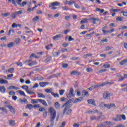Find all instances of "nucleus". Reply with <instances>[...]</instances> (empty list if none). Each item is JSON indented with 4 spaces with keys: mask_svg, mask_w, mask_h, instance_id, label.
<instances>
[{
    "mask_svg": "<svg viewBox=\"0 0 127 127\" xmlns=\"http://www.w3.org/2000/svg\"><path fill=\"white\" fill-rule=\"evenodd\" d=\"M49 113L50 114V122H54V120L56 118V110L53 107H51L49 109Z\"/></svg>",
    "mask_w": 127,
    "mask_h": 127,
    "instance_id": "1",
    "label": "nucleus"
},
{
    "mask_svg": "<svg viewBox=\"0 0 127 127\" xmlns=\"http://www.w3.org/2000/svg\"><path fill=\"white\" fill-rule=\"evenodd\" d=\"M73 101H74V99H71L67 101L63 106V107H65V108L63 112V115H65V113H66V111L67 110H69L70 108H71V106H72V104H70L71 103H72Z\"/></svg>",
    "mask_w": 127,
    "mask_h": 127,
    "instance_id": "2",
    "label": "nucleus"
},
{
    "mask_svg": "<svg viewBox=\"0 0 127 127\" xmlns=\"http://www.w3.org/2000/svg\"><path fill=\"white\" fill-rule=\"evenodd\" d=\"M75 95H74V89L73 88H70L69 90V93H66V97L68 98V99H70L72 97H74Z\"/></svg>",
    "mask_w": 127,
    "mask_h": 127,
    "instance_id": "3",
    "label": "nucleus"
},
{
    "mask_svg": "<svg viewBox=\"0 0 127 127\" xmlns=\"http://www.w3.org/2000/svg\"><path fill=\"white\" fill-rule=\"evenodd\" d=\"M111 97V94L108 91H105L103 93V98L106 100Z\"/></svg>",
    "mask_w": 127,
    "mask_h": 127,
    "instance_id": "4",
    "label": "nucleus"
},
{
    "mask_svg": "<svg viewBox=\"0 0 127 127\" xmlns=\"http://www.w3.org/2000/svg\"><path fill=\"white\" fill-rule=\"evenodd\" d=\"M112 120L115 122H120V121H122V117L121 115H117L116 117H113Z\"/></svg>",
    "mask_w": 127,
    "mask_h": 127,
    "instance_id": "5",
    "label": "nucleus"
},
{
    "mask_svg": "<svg viewBox=\"0 0 127 127\" xmlns=\"http://www.w3.org/2000/svg\"><path fill=\"white\" fill-rule=\"evenodd\" d=\"M39 102L40 103V104H42L43 106H44V107H48L47 102L44 100L39 99Z\"/></svg>",
    "mask_w": 127,
    "mask_h": 127,
    "instance_id": "6",
    "label": "nucleus"
},
{
    "mask_svg": "<svg viewBox=\"0 0 127 127\" xmlns=\"http://www.w3.org/2000/svg\"><path fill=\"white\" fill-rule=\"evenodd\" d=\"M104 120H106V116L105 115H101L97 117L98 122H102V121H104Z\"/></svg>",
    "mask_w": 127,
    "mask_h": 127,
    "instance_id": "7",
    "label": "nucleus"
},
{
    "mask_svg": "<svg viewBox=\"0 0 127 127\" xmlns=\"http://www.w3.org/2000/svg\"><path fill=\"white\" fill-rule=\"evenodd\" d=\"M49 82H42L39 83V85L41 87L44 88V87H46L47 85H49Z\"/></svg>",
    "mask_w": 127,
    "mask_h": 127,
    "instance_id": "8",
    "label": "nucleus"
},
{
    "mask_svg": "<svg viewBox=\"0 0 127 127\" xmlns=\"http://www.w3.org/2000/svg\"><path fill=\"white\" fill-rule=\"evenodd\" d=\"M7 108H8L9 109L11 113H12V114H15V109L14 108H13L12 106L9 105L7 106Z\"/></svg>",
    "mask_w": 127,
    "mask_h": 127,
    "instance_id": "9",
    "label": "nucleus"
},
{
    "mask_svg": "<svg viewBox=\"0 0 127 127\" xmlns=\"http://www.w3.org/2000/svg\"><path fill=\"white\" fill-rule=\"evenodd\" d=\"M103 124L104 127H107V126H112V125H113V123L111 121L104 122H103Z\"/></svg>",
    "mask_w": 127,
    "mask_h": 127,
    "instance_id": "10",
    "label": "nucleus"
},
{
    "mask_svg": "<svg viewBox=\"0 0 127 127\" xmlns=\"http://www.w3.org/2000/svg\"><path fill=\"white\" fill-rule=\"evenodd\" d=\"M19 102L20 103V104H27V99L26 98H23V99L20 98Z\"/></svg>",
    "mask_w": 127,
    "mask_h": 127,
    "instance_id": "11",
    "label": "nucleus"
},
{
    "mask_svg": "<svg viewBox=\"0 0 127 127\" xmlns=\"http://www.w3.org/2000/svg\"><path fill=\"white\" fill-rule=\"evenodd\" d=\"M8 90H15V91H17V90H19V88L15 86H10L9 87L7 88Z\"/></svg>",
    "mask_w": 127,
    "mask_h": 127,
    "instance_id": "12",
    "label": "nucleus"
},
{
    "mask_svg": "<svg viewBox=\"0 0 127 127\" xmlns=\"http://www.w3.org/2000/svg\"><path fill=\"white\" fill-rule=\"evenodd\" d=\"M87 102L89 105H92V106H96V104H95V100L93 99H89L87 100Z\"/></svg>",
    "mask_w": 127,
    "mask_h": 127,
    "instance_id": "13",
    "label": "nucleus"
},
{
    "mask_svg": "<svg viewBox=\"0 0 127 127\" xmlns=\"http://www.w3.org/2000/svg\"><path fill=\"white\" fill-rule=\"evenodd\" d=\"M70 75H74V76H79V75H81V72H79L77 71H73L70 73Z\"/></svg>",
    "mask_w": 127,
    "mask_h": 127,
    "instance_id": "14",
    "label": "nucleus"
},
{
    "mask_svg": "<svg viewBox=\"0 0 127 127\" xmlns=\"http://www.w3.org/2000/svg\"><path fill=\"white\" fill-rule=\"evenodd\" d=\"M5 91H6V89H5V87H4V86H0V93H2V94H4V93H5Z\"/></svg>",
    "mask_w": 127,
    "mask_h": 127,
    "instance_id": "15",
    "label": "nucleus"
},
{
    "mask_svg": "<svg viewBox=\"0 0 127 127\" xmlns=\"http://www.w3.org/2000/svg\"><path fill=\"white\" fill-rule=\"evenodd\" d=\"M8 83V81L5 80L4 79L0 78V84H5Z\"/></svg>",
    "mask_w": 127,
    "mask_h": 127,
    "instance_id": "16",
    "label": "nucleus"
},
{
    "mask_svg": "<svg viewBox=\"0 0 127 127\" xmlns=\"http://www.w3.org/2000/svg\"><path fill=\"white\" fill-rule=\"evenodd\" d=\"M83 97H79V98H76L74 101L73 102V104L78 103L79 102H82V100H83Z\"/></svg>",
    "mask_w": 127,
    "mask_h": 127,
    "instance_id": "17",
    "label": "nucleus"
},
{
    "mask_svg": "<svg viewBox=\"0 0 127 127\" xmlns=\"http://www.w3.org/2000/svg\"><path fill=\"white\" fill-rule=\"evenodd\" d=\"M62 37H63V35L62 34H60L56 35L53 38L54 40H55L56 39H57V38H61Z\"/></svg>",
    "mask_w": 127,
    "mask_h": 127,
    "instance_id": "18",
    "label": "nucleus"
},
{
    "mask_svg": "<svg viewBox=\"0 0 127 127\" xmlns=\"http://www.w3.org/2000/svg\"><path fill=\"white\" fill-rule=\"evenodd\" d=\"M39 102V99H32L31 100V103L32 104H38V102Z\"/></svg>",
    "mask_w": 127,
    "mask_h": 127,
    "instance_id": "19",
    "label": "nucleus"
},
{
    "mask_svg": "<svg viewBox=\"0 0 127 127\" xmlns=\"http://www.w3.org/2000/svg\"><path fill=\"white\" fill-rule=\"evenodd\" d=\"M82 96H83V97H86V96H88L89 92H88V91H87L86 90H83L82 92Z\"/></svg>",
    "mask_w": 127,
    "mask_h": 127,
    "instance_id": "20",
    "label": "nucleus"
},
{
    "mask_svg": "<svg viewBox=\"0 0 127 127\" xmlns=\"http://www.w3.org/2000/svg\"><path fill=\"white\" fill-rule=\"evenodd\" d=\"M32 108H33V105L32 104H27L26 106V109H28L31 111V110H32Z\"/></svg>",
    "mask_w": 127,
    "mask_h": 127,
    "instance_id": "21",
    "label": "nucleus"
},
{
    "mask_svg": "<svg viewBox=\"0 0 127 127\" xmlns=\"http://www.w3.org/2000/svg\"><path fill=\"white\" fill-rule=\"evenodd\" d=\"M0 111H2L5 114H7V110H6V108L4 107H0Z\"/></svg>",
    "mask_w": 127,
    "mask_h": 127,
    "instance_id": "22",
    "label": "nucleus"
},
{
    "mask_svg": "<svg viewBox=\"0 0 127 127\" xmlns=\"http://www.w3.org/2000/svg\"><path fill=\"white\" fill-rule=\"evenodd\" d=\"M18 92L21 96H24V97H26V95H25V93L22 90H18Z\"/></svg>",
    "mask_w": 127,
    "mask_h": 127,
    "instance_id": "23",
    "label": "nucleus"
},
{
    "mask_svg": "<svg viewBox=\"0 0 127 127\" xmlns=\"http://www.w3.org/2000/svg\"><path fill=\"white\" fill-rule=\"evenodd\" d=\"M127 63V59L123 60L122 61H121L120 63V65H125V64H126Z\"/></svg>",
    "mask_w": 127,
    "mask_h": 127,
    "instance_id": "24",
    "label": "nucleus"
},
{
    "mask_svg": "<svg viewBox=\"0 0 127 127\" xmlns=\"http://www.w3.org/2000/svg\"><path fill=\"white\" fill-rule=\"evenodd\" d=\"M97 86L98 85L92 86L91 87H89V88H88V90H90V91H93V90H95L96 88H98Z\"/></svg>",
    "mask_w": 127,
    "mask_h": 127,
    "instance_id": "25",
    "label": "nucleus"
},
{
    "mask_svg": "<svg viewBox=\"0 0 127 127\" xmlns=\"http://www.w3.org/2000/svg\"><path fill=\"white\" fill-rule=\"evenodd\" d=\"M34 9H35V7H33V8H29L27 10L26 12L27 13H29V12H30V11H33V10H34Z\"/></svg>",
    "mask_w": 127,
    "mask_h": 127,
    "instance_id": "26",
    "label": "nucleus"
},
{
    "mask_svg": "<svg viewBox=\"0 0 127 127\" xmlns=\"http://www.w3.org/2000/svg\"><path fill=\"white\" fill-rule=\"evenodd\" d=\"M51 95H52V96H53L54 98H59V94L58 93L51 92Z\"/></svg>",
    "mask_w": 127,
    "mask_h": 127,
    "instance_id": "27",
    "label": "nucleus"
},
{
    "mask_svg": "<svg viewBox=\"0 0 127 127\" xmlns=\"http://www.w3.org/2000/svg\"><path fill=\"white\" fill-rule=\"evenodd\" d=\"M94 120H96V121H98V117H97V116H93L90 117L91 121H94Z\"/></svg>",
    "mask_w": 127,
    "mask_h": 127,
    "instance_id": "28",
    "label": "nucleus"
},
{
    "mask_svg": "<svg viewBox=\"0 0 127 127\" xmlns=\"http://www.w3.org/2000/svg\"><path fill=\"white\" fill-rule=\"evenodd\" d=\"M96 113H99V110L95 109L89 111V114H96Z\"/></svg>",
    "mask_w": 127,
    "mask_h": 127,
    "instance_id": "29",
    "label": "nucleus"
},
{
    "mask_svg": "<svg viewBox=\"0 0 127 127\" xmlns=\"http://www.w3.org/2000/svg\"><path fill=\"white\" fill-rule=\"evenodd\" d=\"M26 93H27V94H29V95H34V92H33L30 89H28V90H26Z\"/></svg>",
    "mask_w": 127,
    "mask_h": 127,
    "instance_id": "30",
    "label": "nucleus"
},
{
    "mask_svg": "<svg viewBox=\"0 0 127 127\" xmlns=\"http://www.w3.org/2000/svg\"><path fill=\"white\" fill-rule=\"evenodd\" d=\"M9 124L10 126H13L15 125V122L13 120L10 121Z\"/></svg>",
    "mask_w": 127,
    "mask_h": 127,
    "instance_id": "31",
    "label": "nucleus"
},
{
    "mask_svg": "<svg viewBox=\"0 0 127 127\" xmlns=\"http://www.w3.org/2000/svg\"><path fill=\"white\" fill-rule=\"evenodd\" d=\"M39 19V17L38 16H36L33 18V22H36V21H38Z\"/></svg>",
    "mask_w": 127,
    "mask_h": 127,
    "instance_id": "32",
    "label": "nucleus"
},
{
    "mask_svg": "<svg viewBox=\"0 0 127 127\" xmlns=\"http://www.w3.org/2000/svg\"><path fill=\"white\" fill-rule=\"evenodd\" d=\"M96 11H100L101 13H103V12L105 11L104 9H101L100 8H96Z\"/></svg>",
    "mask_w": 127,
    "mask_h": 127,
    "instance_id": "33",
    "label": "nucleus"
},
{
    "mask_svg": "<svg viewBox=\"0 0 127 127\" xmlns=\"http://www.w3.org/2000/svg\"><path fill=\"white\" fill-rule=\"evenodd\" d=\"M48 114V112L46 111H45L44 112H43V117L44 119H46Z\"/></svg>",
    "mask_w": 127,
    "mask_h": 127,
    "instance_id": "34",
    "label": "nucleus"
},
{
    "mask_svg": "<svg viewBox=\"0 0 127 127\" xmlns=\"http://www.w3.org/2000/svg\"><path fill=\"white\" fill-rule=\"evenodd\" d=\"M60 4L58 2H57V1L53 2V3H52V5L53 6H57L59 5Z\"/></svg>",
    "mask_w": 127,
    "mask_h": 127,
    "instance_id": "35",
    "label": "nucleus"
},
{
    "mask_svg": "<svg viewBox=\"0 0 127 127\" xmlns=\"http://www.w3.org/2000/svg\"><path fill=\"white\" fill-rule=\"evenodd\" d=\"M107 85L106 82H103L101 83V84L98 85H97V88H99V87H104V86H106Z\"/></svg>",
    "mask_w": 127,
    "mask_h": 127,
    "instance_id": "36",
    "label": "nucleus"
},
{
    "mask_svg": "<svg viewBox=\"0 0 127 127\" xmlns=\"http://www.w3.org/2000/svg\"><path fill=\"white\" fill-rule=\"evenodd\" d=\"M22 89L25 90L26 92L28 90V86L27 85H23L21 86Z\"/></svg>",
    "mask_w": 127,
    "mask_h": 127,
    "instance_id": "37",
    "label": "nucleus"
},
{
    "mask_svg": "<svg viewBox=\"0 0 127 127\" xmlns=\"http://www.w3.org/2000/svg\"><path fill=\"white\" fill-rule=\"evenodd\" d=\"M110 11H113V12H119L121 11V9H110Z\"/></svg>",
    "mask_w": 127,
    "mask_h": 127,
    "instance_id": "38",
    "label": "nucleus"
},
{
    "mask_svg": "<svg viewBox=\"0 0 127 127\" xmlns=\"http://www.w3.org/2000/svg\"><path fill=\"white\" fill-rule=\"evenodd\" d=\"M10 16L12 18H16V16H17L16 13H15V12H14V13L11 14Z\"/></svg>",
    "mask_w": 127,
    "mask_h": 127,
    "instance_id": "39",
    "label": "nucleus"
},
{
    "mask_svg": "<svg viewBox=\"0 0 127 127\" xmlns=\"http://www.w3.org/2000/svg\"><path fill=\"white\" fill-rule=\"evenodd\" d=\"M13 43L10 42L8 44L7 47H8L9 48H11V47H13Z\"/></svg>",
    "mask_w": 127,
    "mask_h": 127,
    "instance_id": "40",
    "label": "nucleus"
},
{
    "mask_svg": "<svg viewBox=\"0 0 127 127\" xmlns=\"http://www.w3.org/2000/svg\"><path fill=\"white\" fill-rule=\"evenodd\" d=\"M127 26H121L119 28V30H121V29L122 30H124V29H127Z\"/></svg>",
    "mask_w": 127,
    "mask_h": 127,
    "instance_id": "41",
    "label": "nucleus"
},
{
    "mask_svg": "<svg viewBox=\"0 0 127 127\" xmlns=\"http://www.w3.org/2000/svg\"><path fill=\"white\" fill-rule=\"evenodd\" d=\"M63 2L64 3V4H68L69 5H71L70 1L65 0Z\"/></svg>",
    "mask_w": 127,
    "mask_h": 127,
    "instance_id": "42",
    "label": "nucleus"
},
{
    "mask_svg": "<svg viewBox=\"0 0 127 127\" xmlns=\"http://www.w3.org/2000/svg\"><path fill=\"white\" fill-rule=\"evenodd\" d=\"M99 18H95V19L93 20V24H97V23L98 22V21H99Z\"/></svg>",
    "mask_w": 127,
    "mask_h": 127,
    "instance_id": "43",
    "label": "nucleus"
},
{
    "mask_svg": "<svg viewBox=\"0 0 127 127\" xmlns=\"http://www.w3.org/2000/svg\"><path fill=\"white\" fill-rule=\"evenodd\" d=\"M103 67H104V68H110V67H111V64H105L103 65Z\"/></svg>",
    "mask_w": 127,
    "mask_h": 127,
    "instance_id": "44",
    "label": "nucleus"
},
{
    "mask_svg": "<svg viewBox=\"0 0 127 127\" xmlns=\"http://www.w3.org/2000/svg\"><path fill=\"white\" fill-rule=\"evenodd\" d=\"M55 107L57 108V109H59L60 107V104H59V103H58V102H56L55 104Z\"/></svg>",
    "mask_w": 127,
    "mask_h": 127,
    "instance_id": "45",
    "label": "nucleus"
},
{
    "mask_svg": "<svg viewBox=\"0 0 127 127\" xmlns=\"http://www.w3.org/2000/svg\"><path fill=\"white\" fill-rule=\"evenodd\" d=\"M38 96L39 98H45V95L42 93H38Z\"/></svg>",
    "mask_w": 127,
    "mask_h": 127,
    "instance_id": "46",
    "label": "nucleus"
},
{
    "mask_svg": "<svg viewBox=\"0 0 127 127\" xmlns=\"http://www.w3.org/2000/svg\"><path fill=\"white\" fill-rule=\"evenodd\" d=\"M64 92H65V90L64 89L60 90V91H59L60 95L61 96L63 95Z\"/></svg>",
    "mask_w": 127,
    "mask_h": 127,
    "instance_id": "47",
    "label": "nucleus"
},
{
    "mask_svg": "<svg viewBox=\"0 0 127 127\" xmlns=\"http://www.w3.org/2000/svg\"><path fill=\"white\" fill-rule=\"evenodd\" d=\"M125 79V77H123L121 75V76L119 78L118 82H121L122 81H124Z\"/></svg>",
    "mask_w": 127,
    "mask_h": 127,
    "instance_id": "48",
    "label": "nucleus"
},
{
    "mask_svg": "<svg viewBox=\"0 0 127 127\" xmlns=\"http://www.w3.org/2000/svg\"><path fill=\"white\" fill-rule=\"evenodd\" d=\"M40 107V105L39 104H36L34 105H33V108L34 109H38Z\"/></svg>",
    "mask_w": 127,
    "mask_h": 127,
    "instance_id": "49",
    "label": "nucleus"
},
{
    "mask_svg": "<svg viewBox=\"0 0 127 127\" xmlns=\"http://www.w3.org/2000/svg\"><path fill=\"white\" fill-rule=\"evenodd\" d=\"M39 112H45L46 111V109L43 107H41L39 109Z\"/></svg>",
    "mask_w": 127,
    "mask_h": 127,
    "instance_id": "50",
    "label": "nucleus"
},
{
    "mask_svg": "<svg viewBox=\"0 0 127 127\" xmlns=\"http://www.w3.org/2000/svg\"><path fill=\"white\" fill-rule=\"evenodd\" d=\"M14 70V68H11L7 70V72H8L9 73H12Z\"/></svg>",
    "mask_w": 127,
    "mask_h": 127,
    "instance_id": "51",
    "label": "nucleus"
},
{
    "mask_svg": "<svg viewBox=\"0 0 127 127\" xmlns=\"http://www.w3.org/2000/svg\"><path fill=\"white\" fill-rule=\"evenodd\" d=\"M16 15H19V14H21L22 13V10H20L18 11H15Z\"/></svg>",
    "mask_w": 127,
    "mask_h": 127,
    "instance_id": "52",
    "label": "nucleus"
},
{
    "mask_svg": "<svg viewBox=\"0 0 127 127\" xmlns=\"http://www.w3.org/2000/svg\"><path fill=\"white\" fill-rule=\"evenodd\" d=\"M86 71L87 72L90 73L91 72H93V69L92 68H87Z\"/></svg>",
    "mask_w": 127,
    "mask_h": 127,
    "instance_id": "53",
    "label": "nucleus"
},
{
    "mask_svg": "<svg viewBox=\"0 0 127 127\" xmlns=\"http://www.w3.org/2000/svg\"><path fill=\"white\" fill-rule=\"evenodd\" d=\"M9 96H14L15 95V92L13 91H10L9 92Z\"/></svg>",
    "mask_w": 127,
    "mask_h": 127,
    "instance_id": "54",
    "label": "nucleus"
},
{
    "mask_svg": "<svg viewBox=\"0 0 127 127\" xmlns=\"http://www.w3.org/2000/svg\"><path fill=\"white\" fill-rule=\"evenodd\" d=\"M63 46L64 47H68V46H69V44H68L66 42H64L63 44Z\"/></svg>",
    "mask_w": 127,
    "mask_h": 127,
    "instance_id": "55",
    "label": "nucleus"
},
{
    "mask_svg": "<svg viewBox=\"0 0 127 127\" xmlns=\"http://www.w3.org/2000/svg\"><path fill=\"white\" fill-rule=\"evenodd\" d=\"M87 21H88V19H84L80 21V23H86V22H87Z\"/></svg>",
    "mask_w": 127,
    "mask_h": 127,
    "instance_id": "56",
    "label": "nucleus"
},
{
    "mask_svg": "<svg viewBox=\"0 0 127 127\" xmlns=\"http://www.w3.org/2000/svg\"><path fill=\"white\" fill-rule=\"evenodd\" d=\"M69 65L67 64H62V66L63 68H67Z\"/></svg>",
    "mask_w": 127,
    "mask_h": 127,
    "instance_id": "57",
    "label": "nucleus"
},
{
    "mask_svg": "<svg viewBox=\"0 0 127 127\" xmlns=\"http://www.w3.org/2000/svg\"><path fill=\"white\" fill-rule=\"evenodd\" d=\"M26 3H27L26 1H23L22 3H21V4L19 5H20V6H22L23 7L24 6V5H25V4H26Z\"/></svg>",
    "mask_w": 127,
    "mask_h": 127,
    "instance_id": "58",
    "label": "nucleus"
},
{
    "mask_svg": "<svg viewBox=\"0 0 127 127\" xmlns=\"http://www.w3.org/2000/svg\"><path fill=\"white\" fill-rule=\"evenodd\" d=\"M104 107H105V108H107V109H111V106H110V105L109 104H104Z\"/></svg>",
    "mask_w": 127,
    "mask_h": 127,
    "instance_id": "59",
    "label": "nucleus"
},
{
    "mask_svg": "<svg viewBox=\"0 0 127 127\" xmlns=\"http://www.w3.org/2000/svg\"><path fill=\"white\" fill-rule=\"evenodd\" d=\"M121 13H123L124 16H127V12L123 11L121 12Z\"/></svg>",
    "mask_w": 127,
    "mask_h": 127,
    "instance_id": "60",
    "label": "nucleus"
},
{
    "mask_svg": "<svg viewBox=\"0 0 127 127\" xmlns=\"http://www.w3.org/2000/svg\"><path fill=\"white\" fill-rule=\"evenodd\" d=\"M45 92H46V93H52V89H46L45 90Z\"/></svg>",
    "mask_w": 127,
    "mask_h": 127,
    "instance_id": "61",
    "label": "nucleus"
},
{
    "mask_svg": "<svg viewBox=\"0 0 127 127\" xmlns=\"http://www.w3.org/2000/svg\"><path fill=\"white\" fill-rule=\"evenodd\" d=\"M39 86V85L38 84V83H35L34 84V85L33 86V88H38Z\"/></svg>",
    "mask_w": 127,
    "mask_h": 127,
    "instance_id": "62",
    "label": "nucleus"
},
{
    "mask_svg": "<svg viewBox=\"0 0 127 127\" xmlns=\"http://www.w3.org/2000/svg\"><path fill=\"white\" fill-rule=\"evenodd\" d=\"M71 112H72V110L71 109L68 110L66 112V115H67V116H69V115L71 114Z\"/></svg>",
    "mask_w": 127,
    "mask_h": 127,
    "instance_id": "63",
    "label": "nucleus"
},
{
    "mask_svg": "<svg viewBox=\"0 0 127 127\" xmlns=\"http://www.w3.org/2000/svg\"><path fill=\"white\" fill-rule=\"evenodd\" d=\"M15 43H16V44H18V43H19V42H20V39H17L15 40Z\"/></svg>",
    "mask_w": 127,
    "mask_h": 127,
    "instance_id": "64",
    "label": "nucleus"
}]
</instances>
